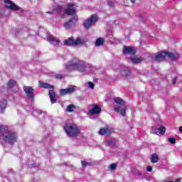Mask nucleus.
<instances>
[{
  "label": "nucleus",
  "instance_id": "nucleus-10",
  "mask_svg": "<svg viewBox=\"0 0 182 182\" xmlns=\"http://www.w3.org/2000/svg\"><path fill=\"white\" fill-rule=\"evenodd\" d=\"M5 8L10 9L11 11H21V8L16 4H14L11 0H4Z\"/></svg>",
  "mask_w": 182,
  "mask_h": 182
},
{
  "label": "nucleus",
  "instance_id": "nucleus-33",
  "mask_svg": "<svg viewBox=\"0 0 182 182\" xmlns=\"http://www.w3.org/2000/svg\"><path fill=\"white\" fill-rule=\"evenodd\" d=\"M116 167H117L116 164H112L109 166L110 170H115V169H116Z\"/></svg>",
  "mask_w": 182,
  "mask_h": 182
},
{
  "label": "nucleus",
  "instance_id": "nucleus-38",
  "mask_svg": "<svg viewBox=\"0 0 182 182\" xmlns=\"http://www.w3.org/2000/svg\"><path fill=\"white\" fill-rule=\"evenodd\" d=\"M57 11H62V6H57Z\"/></svg>",
  "mask_w": 182,
  "mask_h": 182
},
{
  "label": "nucleus",
  "instance_id": "nucleus-19",
  "mask_svg": "<svg viewBox=\"0 0 182 182\" xmlns=\"http://www.w3.org/2000/svg\"><path fill=\"white\" fill-rule=\"evenodd\" d=\"M6 105H8L6 100L0 101V113H2V112L6 109Z\"/></svg>",
  "mask_w": 182,
  "mask_h": 182
},
{
  "label": "nucleus",
  "instance_id": "nucleus-21",
  "mask_svg": "<svg viewBox=\"0 0 182 182\" xmlns=\"http://www.w3.org/2000/svg\"><path fill=\"white\" fill-rule=\"evenodd\" d=\"M14 86H16V82H15L14 80H10L7 84V88L12 89Z\"/></svg>",
  "mask_w": 182,
  "mask_h": 182
},
{
  "label": "nucleus",
  "instance_id": "nucleus-22",
  "mask_svg": "<svg viewBox=\"0 0 182 182\" xmlns=\"http://www.w3.org/2000/svg\"><path fill=\"white\" fill-rule=\"evenodd\" d=\"M105 43V39L99 38L95 41V46H102Z\"/></svg>",
  "mask_w": 182,
  "mask_h": 182
},
{
  "label": "nucleus",
  "instance_id": "nucleus-20",
  "mask_svg": "<svg viewBox=\"0 0 182 182\" xmlns=\"http://www.w3.org/2000/svg\"><path fill=\"white\" fill-rule=\"evenodd\" d=\"M122 74L123 75V76H124L125 77H129L131 73H130V70L129 69V68L125 67L122 70Z\"/></svg>",
  "mask_w": 182,
  "mask_h": 182
},
{
  "label": "nucleus",
  "instance_id": "nucleus-11",
  "mask_svg": "<svg viewBox=\"0 0 182 182\" xmlns=\"http://www.w3.org/2000/svg\"><path fill=\"white\" fill-rule=\"evenodd\" d=\"M67 9L64 11L65 15H75L76 14V4H67Z\"/></svg>",
  "mask_w": 182,
  "mask_h": 182
},
{
  "label": "nucleus",
  "instance_id": "nucleus-31",
  "mask_svg": "<svg viewBox=\"0 0 182 182\" xmlns=\"http://www.w3.org/2000/svg\"><path fill=\"white\" fill-rule=\"evenodd\" d=\"M107 4L110 8H113V6H114V1H108Z\"/></svg>",
  "mask_w": 182,
  "mask_h": 182
},
{
  "label": "nucleus",
  "instance_id": "nucleus-8",
  "mask_svg": "<svg viewBox=\"0 0 182 182\" xmlns=\"http://www.w3.org/2000/svg\"><path fill=\"white\" fill-rule=\"evenodd\" d=\"M101 112L102 108L99 105L95 104L92 105L91 109L88 111L90 119H92V116H95V114H100Z\"/></svg>",
  "mask_w": 182,
  "mask_h": 182
},
{
  "label": "nucleus",
  "instance_id": "nucleus-36",
  "mask_svg": "<svg viewBox=\"0 0 182 182\" xmlns=\"http://www.w3.org/2000/svg\"><path fill=\"white\" fill-rule=\"evenodd\" d=\"M146 170L147 171H151L153 170V168L151 166H147Z\"/></svg>",
  "mask_w": 182,
  "mask_h": 182
},
{
  "label": "nucleus",
  "instance_id": "nucleus-41",
  "mask_svg": "<svg viewBox=\"0 0 182 182\" xmlns=\"http://www.w3.org/2000/svg\"><path fill=\"white\" fill-rule=\"evenodd\" d=\"M46 14H49L50 15H52V14H53V12H49V11H48V12H46Z\"/></svg>",
  "mask_w": 182,
  "mask_h": 182
},
{
  "label": "nucleus",
  "instance_id": "nucleus-27",
  "mask_svg": "<svg viewBox=\"0 0 182 182\" xmlns=\"http://www.w3.org/2000/svg\"><path fill=\"white\" fill-rule=\"evenodd\" d=\"M107 143L109 146H116V139H108Z\"/></svg>",
  "mask_w": 182,
  "mask_h": 182
},
{
  "label": "nucleus",
  "instance_id": "nucleus-37",
  "mask_svg": "<svg viewBox=\"0 0 182 182\" xmlns=\"http://www.w3.org/2000/svg\"><path fill=\"white\" fill-rule=\"evenodd\" d=\"M176 80H177V78H176V77H175V78H173V79L172 80V83H173V85H176Z\"/></svg>",
  "mask_w": 182,
  "mask_h": 182
},
{
  "label": "nucleus",
  "instance_id": "nucleus-40",
  "mask_svg": "<svg viewBox=\"0 0 182 182\" xmlns=\"http://www.w3.org/2000/svg\"><path fill=\"white\" fill-rule=\"evenodd\" d=\"M33 113H37L38 114H39V111L35 110V111L33 112Z\"/></svg>",
  "mask_w": 182,
  "mask_h": 182
},
{
  "label": "nucleus",
  "instance_id": "nucleus-15",
  "mask_svg": "<svg viewBox=\"0 0 182 182\" xmlns=\"http://www.w3.org/2000/svg\"><path fill=\"white\" fill-rule=\"evenodd\" d=\"M75 89L73 87H70L66 89H63L60 90V95L61 96H65V95H70V93H73Z\"/></svg>",
  "mask_w": 182,
  "mask_h": 182
},
{
  "label": "nucleus",
  "instance_id": "nucleus-30",
  "mask_svg": "<svg viewBox=\"0 0 182 182\" xmlns=\"http://www.w3.org/2000/svg\"><path fill=\"white\" fill-rule=\"evenodd\" d=\"M87 85L88 87H90V89H92V90L95 89V84H93L92 82H88Z\"/></svg>",
  "mask_w": 182,
  "mask_h": 182
},
{
  "label": "nucleus",
  "instance_id": "nucleus-12",
  "mask_svg": "<svg viewBox=\"0 0 182 182\" xmlns=\"http://www.w3.org/2000/svg\"><path fill=\"white\" fill-rule=\"evenodd\" d=\"M77 21V18L75 17L72 18L70 20H69L68 22L65 23L64 28H65V29H70L71 28H74L75 25H76Z\"/></svg>",
  "mask_w": 182,
  "mask_h": 182
},
{
  "label": "nucleus",
  "instance_id": "nucleus-6",
  "mask_svg": "<svg viewBox=\"0 0 182 182\" xmlns=\"http://www.w3.org/2000/svg\"><path fill=\"white\" fill-rule=\"evenodd\" d=\"M86 41L80 37H77L75 40L73 37H70L65 40L64 43L66 46H79L84 45Z\"/></svg>",
  "mask_w": 182,
  "mask_h": 182
},
{
  "label": "nucleus",
  "instance_id": "nucleus-24",
  "mask_svg": "<svg viewBox=\"0 0 182 182\" xmlns=\"http://www.w3.org/2000/svg\"><path fill=\"white\" fill-rule=\"evenodd\" d=\"M159 161V156L157 154H154L151 156V163H158Z\"/></svg>",
  "mask_w": 182,
  "mask_h": 182
},
{
  "label": "nucleus",
  "instance_id": "nucleus-17",
  "mask_svg": "<svg viewBox=\"0 0 182 182\" xmlns=\"http://www.w3.org/2000/svg\"><path fill=\"white\" fill-rule=\"evenodd\" d=\"M114 110L119 113L120 112L122 116H126V108L121 109L120 106H117L114 108Z\"/></svg>",
  "mask_w": 182,
  "mask_h": 182
},
{
  "label": "nucleus",
  "instance_id": "nucleus-42",
  "mask_svg": "<svg viewBox=\"0 0 182 182\" xmlns=\"http://www.w3.org/2000/svg\"><path fill=\"white\" fill-rule=\"evenodd\" d=\"M132 4H134L136 0H130Z\"/></svg>",
  "mask_w": 182,
  "mask_h": 182
},
{
  "label": "nucleus",
  "instance_id": "nucleus-39",
  "mask_svg": "<svg viewBox=\"0 0 182 182\" xmlns=\"http://www.w3.org/2000/svg\"><path fill=\"white\" fill-rule=\"evenodd\" d=\"M179 132H180V133H182V127H179Z\"/></svg>",
  "mask_w": 182,
  "mask_h": 182
},
{
  "label": "nucleus",
  "instance_id": "nucleus-5",
  "mask_svg": "<svg viewBox=\"0 0 182 182\" xmlns=\"http://www.w3.org/2000/svg\"><path fill=\"white\" fill-rule=\"evenodd\" d=\"M39 86L43 89H49L48 95L50 96V102L52 105L56 103V93L53 91V85H50V84L43 81H39Z\"/></svg>",
  "mask_w": 182,
  "mask_h": 182
},
{
  "label": "nucleus",
  "instance_id": "nucleus-35",
  "mask_svg": "<svg viewBox=\"0 0 182 182\" xmlns=\"http://www.w3.org/2000/svg\"><path fill=\"white\" fill-rule=\"evenodd\" d=\"M28 167H36V164H28Z\"/></svg>",
  "mask_w": 182,
  "mask_h": 182
},
{
  "label": "nucleus",
  "instance_id": "nucleus-34",
  "mask_svg": "<svg viewBox=\"0 0 182 182\" xmlns=\"http://www.w3.org/2000/svg\"><path fill=\"white\" fill-rule=\"evenodd\" d=\"M55 79H63V75L60 74H57L55 75Z\"/></svg>",
  "mask_w": 182,
  "mask_h": 182
},
{
  "label": "nucleus",
  "instance_id": "nucleus-25",
  "mask_svg": "<svg viewBox=\"0 0 182 182\" xmlns=\"http://www.w3.org/2000/svg\"><path fill=\"white\" fill-rule=\"evenodd\" d=\"M75 109L76 107H75V105H70L67 107L66 112H68V113H72V112H73V110H75Z\"/></svg>",
  "mask_w": 182,
  "mask_h": 182
},
{
  "label": "nucleus",
  "instance_id": "nucleus-13",
  "mask_svg": "<svg viewBox=\"0 0 182 182\" xmlns=\"http://www.w3.org/2000/svg\"><path fill=\"white\" fill-rule=\"evenodd\" d=\"M123 52L124 55H134L136 53V49L130 46H124Z\"/></svg>",
  "mask_w": 182,
  "mask_h": 182
},
{
  "label": "nucleus",
  "instance_id": "nucleus-7",
  "mask_svg": "<svg viewBox=\"0 0 182 182\" xmlns=\"http://www.w3.org/2000/svg\"><path fill=\"white\" fill-rule=\"evenodd\" d=\"M96 22H97V16L92 14L89 18L83 22V25L86 29H89V28L92 25H95Z\"/></svg>",
  "mask_w": 182,
  "mask_h": 182
},
{
  "label": "nucleus",
  "instance_id": "nucleus-9",
  "mask_svg": "<svg viewBox=\"0 0 182 182\" xmlns=\"http://www.w3.org/2000/svg\"><path fill=\"white\" fill-rule=\"evenodd\" d=\"M23 90L26 95V97L29 99V100H31V102H33V99L35 97V95H33V92H35V90H33V88L29 86H24Z\"/></svg>",
  "mask_w": 182,
  "mask_h": 182
},
{
  "label": "nucleus",
  "instance_id": "nucleus-43",
  "mask_svg": "<svg viewBox=\"0 0 182 182\" xmlns=\"http://www.w3.org/2000/svg\"><path fill=\"white\" fill-rule=\"evenodd\" d=\"M6 178H4V181H5V179H6Z\"/></svg>",
  "mask_w": 182,
  "mask_h": 182
},
{
  "label": "nucleus",
  "instance_id": "nucleus-32",
  "mask_svg": "<svg viewBox=\"0 0 182 182\" xmlns=\"http://www.w3.org/2000/svg\"><path fill=\"white\" fill-rule=\"evenodd\" d=\"M168 141L171 144H176V139L174 138H169Z\"/></svg>",
  "mask_w": 182,
  "mask_h": 182
},
{
  "label": "nucleus",
  "instance_id": "nucleus-1",
  "mask_svg": "<svg viewBox=\"0 0 182 182\" xmlns=\"http://www.w3.org/2000/svg\"><path fill=\"white\" fill-rule=\"evenodd\" d=\"M66 69L68 72H73L77 70L81 73H93V69L95 68L90 64H86L85 61L74 58L67 63Z\"/></svg>",
  "mask_w": 182,
  "mask_h": 182
},
{
  "label": "nucleus",
  "instance_id": "nucleus-26",
  "mask_svg": "<svg viewBox=\"0 0 182 182\" xmlns=\"http://www.w3.org/2000/svg\"><path fill=\"white\" fill-rule=\"evenodd\" d=\"M164 133H166V127L160 126L158 128V134H164Z\"/></svg>",
  "mask_w": 182,
  "mask_h": 182
},
{
  "label": "nucleus",
  "instance_id": "nucleus-14",
  "mask_svg": "<svg viewBox=\"0 0 182 182\" xmlns=\"http://www.w3.org/2000/svg\"><path fill=\"white\" fill-rule=\"evenodd\" d=\"M48 41L50 42V43H51V45H53L54 46H58V45L60 43V41L52 35H49L48 36Z\"/></svg>",
  "mask_w": 182,
  "mask_h": 182
},
{
  "label": "nucleus",
  "instance_id": "nucleus-2",
  "mask_svg": "<svg viewBox=\"0 0 182 182\" xmlns=\"http://www.w3.org/2000/svg\"><path fill=\"white\" fill-rule=\"evenodd\" d=\"M18 140V134L11 131L6 125L0 124V141L1 143H9L14 144Z\"/></svg>",
  "mask_w": 182,
  "mask_h": 182
},
{
  "label": "nucleus",
  "instance_id": "nucleus-18",
  "mask_svg": "<svg viewBox=\"0 0 182 182\" xmlns=\"http://www.w3.org/2000/svg\"><path fill=\"white\" fill-rule=\"evenodd\" d=\"M130 60L132 63L137 64V63H141V62H143V60H144V58L131 57Z\"/></svg>",
  "mask_w": 182,
  "mask_h": 182
},
{
  "label": "nucleus",
  "instance_id": "nucleus-23",
  "mask_svg": "<svg viewBox=\"0 0 182 182\" xmlns=\"http://www.w3.org/2000/svg\"><path fill=\"white\" fill-rule=\"evenodd\" d=\"M114 101L115 102V103L121 105V106H124V101H123V100L120 97L114 98Z\"/></svg>",
  "mask_w": 182,
  "mask_h": 182
},
{
  "label": "nucleus",
  "instance_id": "nucleus-16",
  "mask_svg": "<svg viewBox=\"0 0 182 182\" xmlns=\"http://www.w3.org/2000/svg\"><path fill=\"white\" fill-rule=\"evenodd\" d=\"M112 132H113V129L109 127L102 128L100 129L99 134H100L101 136H109V134H112Z\"/></svg>",
  "mask_w": 182,
  "mask_h": 182
},
{
  "label": "nucleus",
  "instance_id": "nucleus-28",
  "mask_svg": "<svg viewBox=\"0 0 182 182\" xmlns=\"http://www.w3.org/2000/svg\"><path fill=\"white\" fill-rule=\"evenodd\" d=\"M151 133L153 134H159V128L153 127L151 129Z\"/></svg>",
  "mask_w": 182,
  "mask_h": 182
},
{
  "label": "nucleus",
  "instance_id": "nucleus-29",
  "mask_svg": "<svg viewBox=\"0 0 182 182\" xmlns=\"http://www.w3.org/2000/svg\"><path fill=\"white\" fill-rule=\"evenodd\" d=\"M81 164H82V167H87V166H91L92 165L90 162H86L85 161H82L81 162Z\"/></svg>",
  "mask_w": 182,
  "mask_h": 182
},
{
  "label": "nucleus",
  "instance_id": "nucleus-4",
  "mask_svg": "<svg viewBox=\"0 0 182 182\" xmlns=\"http://www.w3.org/2000/svg\"><path fill=\"white\" fill-rule=\"evenodd\" d=\"M64 130L69 137H76L78 134H80V131L77 127L73 124L70 123L65 124L64 126Z\"/></svg>",
  "mask_w": 182,
  "mask_h": 182
},
{
  "label": "nucleus",
  "instance_id": "nucleus-3",
  "mask_svg": "<svg viewBox=\"0 0 182 182\" xmlns=\"http://www.w3.org/2000/svg\"><path fill=\"white\" fill-rule=\"evenodd\" d=\"M166 57H168L171 60H177L178 59V53H169L166 51H161L157 53L155 56V60L156 62H163Z\"/></svg>",
  "mask_w": 182,
  "mask_h": 182
}]
</instances>
